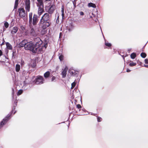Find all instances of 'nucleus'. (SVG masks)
Listing matches in <instances>:
<instances>
[{
    "mask_svg": "<svg viewBox=\"0 0 148 148\" xmlns=\"http://www.w3.org/2000/svg\"><path fill=\"white\" fill-rule=\"evenodd\" d=\"M42 41L40 39L37 37L34 39V45L35 47L38 50V49H41V50L38 51V53H42L46 48L47 46V43H45L44 45H42Z\"/></svg>",
    "mask_w": 148,
    "mask_h": 148,
    "instance_id": "f257e3e1",
    "label": "nucleus"
},
{
    "mask_svg": "<svg viewBox=\"0 0 148 148\" xmlns=\"http://www.w3.org/2000/svg\"><path fill=\"white\" fill-rule=\"evenodd\" d=\"M25 50H29L30 51H32L34 53H38V51H40L41 49H38H38L36 48H35L32 42H27L26 44V46L25 47Z\"/></svg>",
    "mask_w": 148,
    "mask_h": 148,
    "instance_id": "f03ea898",
    "label": "nucleus"
},
{
    "mask_svg": "<svg viewBox=\"0 0 148 148\" xmlns=\"http://www.w3.org/2000/svg\"><path fill=\"white\" fill-rule=\"evenodd\" d=\"M32 13H30L29 14V26L30 27L31 29L30 31V35L33 36H36L37 34L36 33L35 31V29L36 28V26H34L32 25Z\"/></svg>",
    "mask_w": 148,
    "mask_h": 148,
    "instance_id": "7ed1b4c3",
    "label": "nucleus"
},
{
    "mask_svg": "<svg viewBox=\"0 0 148 148\" xmlns=\"http://www.w3.org/2000/svg\"><path fill=\"white\" fill-rule=\"evenodd\" d=\"M49 25L50 23L49 21H40L39 26L40 27H41L43 29H45Z\"/></svg>",
    "mask_w": 148,
    "mask_h": 148,
    "instance_id": "20e7f679",
    "label": "nucleus"
},
{
    "mask_svg": "<svg viewBox=\"0 0 148 148\" xmlns=\"http://www.w3.org/2000/svg\"><path fill=\"white\" fill-rule=\"evenodd\" d=\"M51 17V15L48 13H45L42 16L40 21H49Z\"/></svg>",
    "mask_w": 148,
    "mask_h": 148,
    "instance_id": "39448f33",
    "label": "nucleus"
},
{
    "mask_svg": "<svg viewBox=\"0 0 148 148\" xmlns=\"http://www.w3.org/2000/svg\"><path fill=\"white\" fill-rule=\"evenodd\" d=\"M44 79L41 76H39L37 77V78L35 80V83L37 84H41L44 83Z\"/></svg>",
    "mask_w": 148,
    "mask_h": 148,
    "instance_id": "423d86ee",
    "label": "nucleus"
},
{
    "mask_svg": "<svg viewBox=\"0 0 148 148\" xmlns=\"http://www.w3.org/2000/svg\"><path fill=\"white\" fill-rule=\"evenodd\" d=\"M56 9V6L54 5H50L48 9L45 10L50 15L53 14L54 11Z\"/></svg>",
    "mask_w": 148,
    "mask_h": 148,
    "instance_id": "0eeeda50",
    "label": "nucleus"
},
{
    "mask_svg": "<svg viewBox=\"0 0 148 148\" xmlns=\"http://www.w3.org/2000/svg\"><path fill=\"white\" fill-rule=\"evenodd\" d=\"M38 7V14L40 16L45 12L43 5H37Z\"/></svg>",
    "mask_w": 148,
    "mask_h": 148,
    "instance_id": "6e6552de",
    "label": "nucleus"
},
{
    "mask_svg": "<svg viewBox=\"0 0 148 148\" xmlns=\"http://www.w3.org/2000/svg\"><path fill=\"white\" fill-rule=\"evenodd\" d=\"M10 114H8L6 117L3 119L0 123V128H1L4 125H5L7 122V121L10 119Z\"/></svg>",
    "mask_w": 148,
    "mask_h": 148,
    "instance_id": "1a4fd4ad",
    "label": "nucleus"
},
{
    "mask_svg": "<svg viewBox=\"0 0 148 148\" xmlns=\"http://www.w3.org/2000/svg\"><path fill=\"white\" fill-rule=\"evenodd\" d=\"M38 17L36 14H34L33 18V21H32V25L36 26L37 23L38 21Z\"/></svg>",
    "mask_w": 148,
    "mask_h": 148,
    "instance_id": "9d476101",
    "label": "nucleus"
},
{
    "mask_svg": "<svg viewBox=\"0 0 148 148\" xmlns=\"http://www.w3.org/2000/svg\"><path fill=\"white\" fill-rule=\"evenodd\" d=\"M18 12L21 18L24 17L25 15V11L23 8H20L18 9Z\"/></svg>",
    "mask_w": 148,
    "mask_h": 148,
    "instance_id": "9b49d317",
    "label": "nucleus"
},
{
    "mask_svg": "<svg viewBox=\"0 0 148 148\" xmlns=\"http://www.w3.org/2000/svg\"><path fill=\"white\" fill-rule=\"evenodd\" d=\"M30 0H26L25 1V9L27 11L29 12L30 10Z\"/></svg>",
    "mask_w": 148,
    "mask_h": 148,
    "instance_id": "f8f14e48",
    "label": "nucleus"
},
{
    "mask_svg": "<svg viewBox=\"0 0 148 148\" xmlns=\"http://www.w3.org/2000/svg\"><path fill=\"white\" fill-rule=\"evenodd\" d=\"M27 41L26 40H24L19 44V47H25L27 43Z\"/></svg>",
    "mask_w": 148,
    "mask_h": 148,
    "instance_id": "ddd939ff",
    "label": "nucleus"
},
{
    "mask_svg": "<svg viewBox=\"0 0 148 148\" xmlns=\"http://www.w3.org/2000/svg\"><path fill=\"white\" fill-rule=\"evenodd\" d=\"M68 69L67 67L66 66L65 68L62 71L61 73V75H62V78H64L66 77V75L67 71Z\"/></svg>",
    "mask_w": 148,
    "mask_h": 148,
    "instance_id": "4468645a",
    "label": "nucleus"
},
{
    "mask_svg": "<svg viewBox=\"0 0 148 148\" xmlns=\"http://www.w3.org/2000/svg\"><path fill=\"white\" fill-rule=\"evenodd\" d=\"M18 30V28L16 27H14L11 30V33L12 34L16 33Z\"/></svg>",
    "mask_w": 148,
    "mask_h": 148,
    "instance_id": "2eb2a0df",
    "label": "nucleus"
},
{
    "mask_svg": "<svg viewBox=\"0 0 148 148\" xmlns=\"http://www.w3.org/2000/svg\"><path fill=\"white\" fill-rule=\"evenodd\" d=\"M64 6L63 5H62V6L61 7V13H62V19H64L65 18V14L64 13Z\"/></svg>",
    "mask_w": 148,
    "mask_h": 148,
    "instance_id": "dca6fc26",
    "label": "nucleus"
},
{
    "mask_svg": "<svg viewBox=\"0 0 148 148\" xmlns=\"http://www.w3.org/2000/svg\"><path fill=\"white\" fill-rule=\"evenodd\" d=\"M5 44L6 46V47L8 49L10 50H11L12 49V46L9 43L6 42Z\"/></svg>",
    "mask_w": 148,
    "mask_h": 148,
    "instance_id": "f3484780",
    "label": "nucleus"
},
{
    "mask_svg": "<svg viewBox=\"0 0 148 148\" xmlns=\"http://www.w3.org/2000/svg\"><path fill=\"white\" fill-rule=\"evenodd\" d=\"M88 6L89 7H92L93 8H95L96 7V5L92 3H90L88 4Z\"/></svg>",
    "mask_w": 148,
    "mask_h": 148,
    "instance_id": "a211bd4d",
    "label": "nucleus"
},
{
    "mask_svg": "<svg viewBox=\"0 0 148 148\" xmlns=\"http://www.w3.org/2000/svg\"><path fill=\"white\" fill-rule=\"evenodd\" d=\"M20 69V66L18 64H16V66L15 69L16 72H18L19 71Z\"/></svg>",
    "mask_w": 148,
    "mask_h": 148,
    "instance_id": "6ab92c4d",
    "label": "nucleus"
},
{
    "mask_svg": "<svg viewBox=\"0 0 148 148\" xmlns=\"http://www.w3.org/2000/svg\"><path fill=\"white\" fill-rule=\"evenodd\" d=\"M50 72L49 71L46 72L44 74V76L45 78H47L50 75Z\"/></svg>",
    "mask_w": 148,
    "mask_h": 148,
    "instance_id": "aec40b11",
    "label": "nucleus"
},
{
    "mask_svg": "<svg viewBox=\"0 0 148 148\" xmlns=\"http://www.w3.org/2000/svg\"><path fill=\"white\" fill-rule=\"evenodd\" d=\"M38 3H37V5H43V3L42 0H37Z\"/></svg>",
    "mask_w": 148,
    "mask_h": 148,
    "instance_id": "412c9836",
    "label": "nucleus"
},
{
    "mask_svg": "<svg viewBox=\"0 0 148 148\" xmlns=\"http://www.w3.org/2000/svg\"><path fill=\"white\" fill-rule=\"evenodd\" d=\"M18 0H16L14 6V9H16L18 4Z\"/></svg>",
    "mask_w": 148,
    "mask_h": 148,
    "instance_id": "4be33fe9",
    "label": "nucleus"
},
{
    "mask_svg": "<svg viewBox=\"0 0 148 148\" xmlns=\"http://www.w3.org/2000/svg\"><path fill=\"white\" fill-rule=\"evenodd\" d=\"M136 54L134 53H132L130 55L131 58L133 59H134L136 57Z\"/></svg>",
    "mask_w": 148,
    "mask_h": 148,
    "instance_id": "5701e85b",
    "label": "nucleus"
},
{
    "mask_svg": "<svg viewBox=\"0 0 148 148\" xmlns=\"http://www.w3.org/2000/svg\"><path fill=\"white\" fill-rule=\"evenodd\" d=\"M140 56L144 58L146 57V54L145 53L142 52L141 53Z\"/></svg>",
    "mask_w": 148,
    "mask_h": 148,
    "instance_id": "b1692460",
    "label": "nucleus"
},
{
    "mask_svg": "<svg viewBox=\"0 0 148 148\" xmlns=\"http://www.w3.org/2000/svg\"><path fill=\"white\" fill-rule=\"evenodd\" d=\"M9 25L8 23L7 22H5L4 23V26L6 28L8 27Z\"/></svg>",
    "mask_w": 148,
    "mask_h": 148,
    "instance_id": "393cba45",
    "label": "nucleus"
},
{
    "mask_svg": "<svg viewBox=\"0 0 148 148\" xmlns=\"http://www.w3.org/2000/svg\"><path fill=\"white\" fill-rule=\"evenodd\" d=\"M105 45L106 46L108 47H110L111 46V44L110 43L106 42H105Z\"/></svg>",
    "mask_w": 148,
    "mask_h": 148,
    "instance_id": "a878e982",
    "label": "nucleus"
},
{
    "mask_svg": "<svg viewBox=\"0 0 148 148\" xmlns=\"http://www.w3.org/2000/svg\"><path fill=\"white\" fill-rule=\"evenodd\" d=\"M136 64V63L132 62L130 63V66H135Z\"/></svg>",
    "mask_w": 148,
    "mask_h": 148,
    "instance_id": "bb28decb",
    "label": "nucleus"
},
{
    "mask_svg": "<svg viewBox=\"0 0 148 148\" xmlns=\"http://www.w3.org/2000/svg\"><path fill=\"white\" fill-rule=\"evenodd\" d=\"M64 56L62 55H61L59 56V59L60 61H62L63 59Z\"/></svg>",
    "mask_w": 148,
    "mask_h": 148,
    "instance_id": "cd10ccee",
    "label": "nucleus"
},
{
    "mask_svg": "<svg viewBox=\"0 0 148 148\" xmlns=\"http://www.w3.org/2000/svg\"><path fill=\"white\" fill-rule=\"evenodd\" d=\"M23 90H19L18 92L17 95H21L23 92Z\"/></svg>",
    "mask_w": 148,
    "mask_h": 148,
    "instance_id": "c85d7f7f",
    "label": "nucleus"
},
{
    "mask_svg": "<svg viewBox=\"0 0 148 148\" xmlns=\"http://www.w3.org/2000/svg\"><path fill=\"white\" fill-rule=\"evenodd\" d=\"M76 83L74 82H73L71 84V89H73L75 86Z\"/></svg>",
    "mask_w": 148,
    "mask_h": 148,
    "instance_id": "c756f323",
    "label": "nucleus"
},
{
    "mask_svg": "<svg viewBox=\"0 0 148 148\" xmlns=\"http://www.w3.org/2000/svg\"><path fill=\"white\" fill-rule=\"evenodd\" d=\"M59 15L58 14V16L56 19V22L57 23H58L59 22Z\"/></svg>",
    "mask_w": 148,
    "mask_h": 148,
    "instance_id": "7c9ffc66",
    "label": "nucleus"
},
{
    "mask_svg": "<svg viewBox=\"0 0 148 148\" xmlns=\"http://www.w3.org/2000/svg\"><path fill=\"white\" fill-rule=\"evenodd\" d=\"M97 121L98 122H100L101 121L102 119L100 117H97Z\"/></svg>",
    "mask_w": 148,
    "mask_h": 148,
    "instance_id": "2f4dec72",
    "label": "nucleus"
},
{
    "mask_svg": "<svg viewBox=\"0 0 148 148\" xmlns=\"http://www.w3.org/2000/svg\"><path fill=\"white\" fill-rule=\"evenodd\" d=\"M21 29L22 31H24L25 30V27L23 25L21 26Z\"/></svg>",
    "mask_w": 148,
    "mask_h": 148,
    "instance_id": "473e14b6",
    "label": "nucleus"
},
{
    "mask_svg": "<svg viewBox=\"0 0 148 148\" xmlns=\"http://www.w3.org/2000/svg\"><path fill=\"white\" fill-rule=\"evenodd\" d=\"M77 107L78 108H81V106L80 104H77Z\"/></svg>",
    "mask_w": 148,
    "mask_h": 148,
    "instance_id": "72a5a7b5",
    "label": "nucleus"
},
{
    "mask_svg": "<svg viewBox=\"0 0 148 148\" xmlns=\"http://www.w3.org/2000/svg\"><path fill=\"white\" fill-rule=\"evenodd\" d=\"M145 64H148V60L147 59H146L145 60Z\"/></svg>",
    "mask_w": 148,
    "mask_h": 148,
    "instance_id": "f704fd0d",
    "label": "nucleus"
},
{
    "mask_svg": "<svg viewBox=\"0 0 148 148\" xmlns=\"http://www.w3.org/2000/svg\"><path fill=\"white\" fill-rule=\"evenodd\" d=\"M69 73L71 75H73L74 74V72L73 71H71V70H69Z\"/></svg>",
    "mask_w": 148,
    "mask_h": 148,
    "instance_id": "c9c22d12",
    "label": "nucleus"
},
{
    "mask_svg": "<svg viewBox=\"0 0 148 148\" xmlns=\"http://www.w3.org/2000/svg\"><path fill=\"white\" fill-rule=\"evenodd\" d=\"M56 79V77L54 76H53L51 79V81H53Z\"/></svg>",
    "mask_w": 148,
    "mask_h": 148,
    "instance_id": "e433bc0d",
    "label": "nucleus"
},
{
    "mask_svg": "<svg viewBox=\"0 0 148 148\" xmlns=\"http://www.w3.org/2000/svg\"><path fill=\"white\" fill-rule=\"evenodd\" d=\"M80 14L81 15H84V13L83 12H80Z\"/></svg>",
    "mask_w": 148,
    "mask_h": 148,
    "instance_id": "4c0bfd02",
    "label": "nucleus"
},
{
    "mask_svg": "<svg viewBox=\"0 0 148 148\" xmlns=\"http://www.w3.org/2000/svg\"><path fill=\"white\" fill-rule=\"evenodd\" d=\"M126 71H127V72H130L131 71V70L130 69H127Z\"/></svg>",
    "mask_w": 148,
    "mask_h": 148,
    "instance_id": "58836bf2",
    "label": "nucleus"
},
{
    "mask_svg": "<svg viewBox=\"0 0 148 148\" xmlns=\"http://www.w3.org/2000/svg\"><path fill=\"white\" fill-rule=\"evenodd\" d=\"M2 54V52L1 50H0V56H1Z\"/></svg>",
    "mask_w": 148,
    "mask_h": 148,
    "instance_id": "ea45409f",
    "label": "nucleus"
},
{
    "mask_svg": "<svg viewBox=\"0 0 148 148\" xmlns=\"http://www.w3.org/2000/svg\"><path fill=\"white\" fill-rule=\"evenodd\" d=\"M62 34L61 32H60V38L61 37V36H62Z\"/></svg>",
    "mask_w": 148,
    "mask_h": 148,
    "instance_id": "a19ab883",
    "label": "nucleus"
},
{
    "mask_svg": "<svg viewBox=\"0 0 148 148\" xmlns=\"http://www.w3.org/2000/svg\"><path fill=\"white\" fill-rule=\"evenodd\" d=\"M14 94V90L13 89H12V95H13Z\"/></svg>",
    "mask_w": 148,
    "mask_h": 148,
    "instance_id": "79ce46f5",
    "label": "nucleus"
},
{
    "mask_svg": "<svg viewBox=\"0 0 148 148\" xmlns=\"http://www.w3.org/2000/svg\"><path fill=\"white\" fill-rule=\"evenodd\" d=\"M3 42L1 44V45H4V42H5V41H4V39H3Z\"/></svg>",
    "mask_w": 148,
    "mask_h": 148,
    "instance_id": "37998d69",
    "label": "nucleus"
},
{
    "mask_svg": "<svg viewBox=\"0 0 148 148\" xmlns=\"http://www.w3.org/2000/svg\"><path fill=\"white\" fill-rule=\"evenodd\" d=\"M5 51L6 53H7L8 52V51L7 49H6L5 50Z\"/></svg>",
    "mask_w": 148,
    "mask_h": 148,
    "instance_id": "c03bdc74",
    "label": "nucleus"
},
{
    "mask_svg": "<svg viewBox=\"0 0 148 148\" xmlns=\"http://www.w3.org/2000/svg\"><path fill=\"white\" fill-rule=\"evenodd\" d=\"M73 5H74V6H75H75L76 4H75V3H74V1H73Z\"/></svg>",
    "mask_w": 148,
    "mask_h": 148,
    "instance_id": "a18cd8bd",
    "label": "nucleus"
},
{
    "mask_svg": "<svg viewBox=\"0 0 148 148\" xmlns=\"http://www.w3.org/2000/svg\"><path fill=\"white\" fill-rule=\"evenodd\" d=\"M144 66L146 67H148V65H144Z\"/></svg>",
    "mask_w": 148,
    "mask_h": 148,
    "instance_id": "49530a36",
    "label": "nucleus"
},
{
    "mask_svg": "<svg viewBox=\"0 0 148 148\" xmlns=\"http://www.w3.org/2000/svg\"><path fill=\"white\" fill-rule=\"evenodd\" d=\"M68 30H69V31H71V30L70 29H69Z\"/></svg>",
    "mask_w": 148,
    "mask_h": 148,
    "instance_id": "de8ad7c7",
    "label": "nucleus"
},
{
    "mask_svg": "<svg viewBox=\"0 0 148 148\" xmlns=\"http://www.w3.org/2000/svg\"><path fill=\"white\" fill-rule=\"evenodd\" d=\"M45 1H50L51 0H45Z\"/></svg>",
    "mask_w": 148,
    "mask_h": 148,
    "instance_id": "09e8293b",
    "label": "nucleus"
},
{
    "mask_svg": "<svg viewBox=\"0 0 148 148\" xmlns=\"http://www.w3.org/2000/svg\"><path fill=\"white\" fill-rule=\"evenodd\" d=\"M13 110H12V111L11 112V114H12V112H13Z\"/></svg>",
    "mask_w": 148,
    "mask_h": 148,
    "instance_id": "8fccbe9b",
    "label": "nucleus"
},
{
    "mask_svg": "<svg viewBox=\"0 0 148 148\" xmlns=\"http://www.w3.org/2000/svg\"><path fill=\"white\" fill-rule=\"evenodd\" d=\"M15 112H14V114L15 113Z\"/></svg>",
    "mask_w": 148,
    "mask_h": 148,
    "instance_id": "3c124183",
    "label": "nucleus"
},
{
    "mask_svg": "<svg viewBox=\"0 0 148 148\" xmlns=\"http://www.w3.org/2000/svg\"><path fill=\"white\" fill-rule=\"evenodd\" d=\"M57 68H58V66L57 67Z\"/></svg>",
    "mask_w": 148,
    "mask_h": 148,
    "instance_id": "603ef678",
    "label": "nucleus"
}]
</instances>
